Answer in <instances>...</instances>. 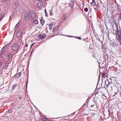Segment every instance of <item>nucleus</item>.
<instances>
[{
  "mask_svg": "<svg viewBox=\"0 0 121 121\" xmlns=\"http://www.w3.org/2000/svg\"><path fill=\"white\" fill-rule=\"evenodd\" d=\"M8 112L10 114L12 112V110L11 109H9L8 110Z\"/></svg>",
  "mask_w": 121,
  "mask_h": 121,
  "instance_id": "cd10ccee",
  "label": "nucleus"
},
{
  "mask_svg": "<svg viewBox=\"0 0 121 121\" xmlns=\"http://www.w3.org/2000/svg\"><path fill=\"white\" fill-rule=\"evenodd\" d=\"M112 28L113 30H115V29H118L117 26L116 24H115L114 26V25H112ZM117 33L116 34V37L117 39H119L120 43V45H121V30H117Z\"/></svg>",
  "mask_w": 121,
  "mask_h": 121,
  "instance_id": "f257e3e1",
  "label": "nucleus"
},
{
  "mask_svg": "<svg viewBox=\"0 0 121 121\" xmlns=\"http://www.w3.org/2000/svg\"><path fill=\"white\" fill-rule=\"evenodd\" d=\"M29 14L30 16L33 18H35L36 16L35 13L33 11H30L29 12Z\"/></svg>",
  "mask_w": 121,
  "mask_h": 121,
  "instance_id": "39448f33",
  "label": "nucleus"
},
{
  "mask_svg": "<svg viewBox=\"0 0 121 121\" xmlns=\"http://www.w3.org/2000/svg\"><path fill=\"white\" fill-rule=\"evenodd\" d=\"M116 82L117 83V86L118 88V90H119V88L121 89V81L118 78H117ZM118 90L117 93H118V94H119V93H121V92L120 91L119 92Z\"/></svg>",
  "mask_w": 121,
  "mask_h": 121,
  "instance_id": "7ed1b4c3",
  "label": "nucleus"
},
{
  "mask_svg": "<svg viewBox=\"0 0 121 121\" xmlns=\"http://www.w3.org/2000/svg\"><path fill=\"white\" fill-rule=\"evenodd\" d=\"M31 21L33 24L35 25L38 24V22L37 19L32 18L31 19Z\"/></svg>",
  "mask_w": 121,
  "mask_h": 121,
  "instance_id": "0eeeda50",
  "label": "nucleus"
},
{
  "mask_svg": "<svg viewBox=\"0 0 121 121\" xmlns=\"http://www.w3.org/2000/svg\"><path fill=\"white\" fill-rule=\"evenodd\" d=\"M33 44H34V43H33L32 44V45H31V47L33 46Z\"/></svg>",
  "mask_w": 121,
  "mask_h": 121,
  "instance_id": "37998d69",
  "label": "nucleus"
},
{
  "mask_svg": "<svg viewBox=\"0 0 121 121\" xmlns=\"http://www.w3.org/2000/svg\"><path fill=\"white\" fill-rule=\"evenodd\" d=\"M67 17V14H65L64 15L63 18L65 19H66Z\"/></svg>",
  "mask_w": 121,
  "mask_h": 121,
  "instance_id": "393cba45",
  "label": "nucleus"
},
{
  "mask_svg": "<svg viewBox=\"0 0 121 121\" xmlns=\"http://www.w3.org/2000/svg\"><path fill=\"white\" fill-rule=\"evenodd\" d=\"M121 69L120 68H118L117 69V70H116V72L117 74H118L120 76L121 74Z\"/></svg>",
  "mask_w": 121,
  "mask_h": 121,
  "instance_id": "9d476101",
  "label": "nucleus"
},
{
  "mask_svg": "<svg viewBox=\"0 0 121 121\" xmlns=\"http://www.w3.org/2000/svg\"><path fill=\"white\" fill-rule=\"evenodd\" d=\"M17 86V84H15L13 85L12 86V89L13 90L14 89L16 86Z\"/></svg>",
  "mask_w": 121,
  "mask_h": 121,
  "instance_id": "4be33fe9",
  "label": "nucleus"
},
{
  "mask_svg": "<svg viewBox=\"0 0 121 121\" xmlns=\"http://www.w3.org/2000/svg\"><path fill=\"white\" fill-rule=\"evenodd\" d=\"M102 62V61L100 60H99L98 61V62L99 64H100V63H101Z\"/></svg>",
  "mask_w": 121,
  "mask_h": 121,
  "instance_id": "f704fd0d",
  "label": "nucleus"
},
{
  "mask_svg": "<svg viewBox=\"0 0 121 121\" xmlns=\"http://www.w3.org/2000/svg\"><path fill=\"white\" fill-rule=\"evenodd\" d=\"M21 72H19L17 73L14 76V77H12V78H13V77L14 78H19L20 76H21Z\"/></svg>",
  "mask_w": 121,
  "mask_h": 121,
  "instance_id": "1a4fd4ad",
  "label": "nucleus"
},
{
  "mask_svg": "<svg viewBox=\"0 0 121 121\" xmlns=\"http://www.w3.org/2000/svg\"><path fill=\"white\" fill-rule=\"evenodd\" d=\"M28 78H27V82L26 83V88H27V84L28 83Z\"/></svg>",
  "mask_w": 121,
  "mask_h": 121,
  "instance_id": "473e14b6",
  "label": "nucleus"
},
{
  "mask_svg": "<svg viewBox=\"0 0 121 121\" xmlns=\"http://www.w3.org/2000/svg\"><path fill=\"white\" fill-rule=\"evenodd\" d=\"M52 25H53L52 24H50L49 25V28L50 30L52 29Z\"/></svg>",
  "mask_w": 121,
  "mask_h": 121,
  "instance_id": "5701e85b",
  "label": "nucleus"
},
{
  "mask_svg": "<svg viewBox=\"0 0 121 121\" xmlns=\"http://www.w3.org/2000/svg\"><path fill=\"white\" fill-rule=\"evenodd\" d=\"M105 74V73H103L102 75V76L103 77L104 76Z\"/></svg>",
  "mask_w": 121,
  "mask_h": 121,
  "instance_id": "4c0bfd02",
  "label": "nucleus"
},
{
  "mask_svg": "<svg viewBox=\"0 0 121 121\" xmlns=\"http://www.w3.org/2000/svg\"><path fill=\"white\" fill-rule=\"evenodd\" d=\"M15 7L16 8L18 7L19 6V4L18 2L17 1L15 2L14 3Z\"/></svg>",
  "mask_w": 121,
  "mask_h": 121,
  "instance_id": "4468645a",
  "label": "nucleus"
},
{
  "mask_svg": "<svg viewBox=\"0 0 121 121\" xmlns=\"http://www.w3.org/2000/svg\"><path fill=\"white\" fill-rule=\"evenodd\" d=\"M10 0H1L2 2H7V1H9Z\"/></svg>",
  "mask_w": 121,
  "mask_h": 121,
  "instance_id": "c756f323",
  "label": "nucleus"
},
{
  "mask_svg": "<svg viewBox=\"0 0 121 121\" xmlns=\"http://www.w3.org/2000/svg\"><path fill=\"white\" fill-rule=\"evenodd\" d=\"M43 3L41 1L38 3L37 4V6L39 7H41Z\"/></svg>",
  "mask_w": 121,
  "mask_h": 121,
  "instance_id": "ddd939ff",
  "label": "nucleus"
},
{
  "mask_svg": "<svg viewBox=\"0 0 121 121\" xmlns=\"http://www.w3.org/2000/svg\"><path fill=\"white\" fill-rule=\"evenodd\" d=\"M91 4L93 6H95V0H92V2L91 3Z\"/></svg>",
  "mask_w": 121,
  "mask_h": 121,
  "instance_id": "dca6fc26",
  "label": "nucleus"
},
{
  "mask_svg": "<svg viewBox=\"0 0 121 121\" xmlns=\"http://www.w3.org/2000/svg\"><path fill=\"white\" fill-rule=\"evenodd\" d=\"M40 22L42 24V26H43V24L45 23V21L44 20L42 19V18H41V19L40 20Z\"/></svg>",
  "mask_w": 121,
  "mask_h": 121,
  "instance_id": "2eb2a0df",
  "label": "nucleus"
},
{
  "mask_svg": "<svg viewBox=\"0 0 121 121\" xmlns=\"http://www.w3.org/2000/svg\"><path fill=\"white\" fill-rule=\"evenodd\" d=\"M4 15L2 14H0V21L4 17Z\"/></svg>",
  "mask_w": 121,
  "mask_h": 121,
  "instance_id": "f3484780",
  "label": "nucleus"
},
{
  "mask_svg": "<svg viewBox=\"0 0 121 121\" xmlns=\"http://www.w3.org/2000/svg\"><path fill=\"white\" fill-rule=\"evenodd\" d=\"M84 11L86 12H87L88 11V9L87 8H86L84 9Z\"/></svg>",
  "mask_w": 121,
  "mask_h": 121,
  "instance_id": "7c9ffc66",
  "label": "nucleus"
},
{
  "mask_svg": "<svg viewBox=\"0 0 121 121\" xmlns=\"http://www.w3.org/2000/svg\"><path fill=\"white\" fill-rule=\"evenodd\" d=\"M74 1H71L69 3V6L72 9H73V6L74 5Z\"/></svg>",
  "mask_w": 121,
  "mask_h": 121,
  "instance_id": "6e6552de",
  "label": "nucleus"
},
{
  "mask_svg": "<svg viewBox=\"0 0 121 121\" xmlns=\"http://www.w3.org/2000/svg\"><path fill=\"white\" fill-rule=\"evenodd\" d=\"M19 47L17 44H14L12 45V49L14 51H17L19 49Z\"/></svg>",
  "mask_w": 121,
  "mask_h": 121,
  "instance_id": "20e7f679",
  "label": "nucleus"
},
{
  "mask_svg": "<svg viewBox=\"0 0 121 121\" xmlns=\"http://www.w3.org/2000/svg\"><path fill=\"white\" fill-rule=\"evenodd\" d=\"M49 11L50 15L52 16L53 15L52 11V10H50Z\"/></svg>",
  "mask_w": 121,
  "mask_h": 121,
  "instance_id": "a878e982",
  "label": "nucleus"
},
{
  "mask_svg": "<svg viewBox=\"0 0 121 121\" xmlns=\"http://www.w3.org/2000/svg\"><path fill=\"white\" fill-rule=\"evenodd\" d=\"M44 11L45 12V16L47 17L48 16V14L46 12V9H44Z\"/></svg>",
  "mask_w": 121,
  "mask_h": 121,
  "instance_id": "b1692460",
  "label": "nucleus"
},
{
  "mask_svg": "<svg viewBox=\"0 0 121 121\" xmlns=\"http://www.w3.org/2000/svg\"><path fill=\"white\" fill-rule=\"evenodd\" d=\"M97 6L98 8L100 7V4L99 3H98L97 4Z\"/></svg>",
  "mask_w": 121,
  "mask_h": 121,
  "instance_id": "c9c22d12",
  "label": "nucleus"
},
{
  "mask_svg": "<svg viewBox=\"0 0 121 121\" xmlns=\"http://www.w3.org/2000/svg\"><path fill=\"white\" fill-rule=\"evenodd\" d=\"M25 19L26 21H28L30 19V17L29 15L27 14L25 15Z\"/></svg>",
  "mask_w": 121,
  "mask_h": 121,
  "instance_id": "f8f14e48",
  "label": "nucleus"
},
{
  "mask_svg": "<svg viewBox=\"0 0 121 121\" xmlns=\"http://www.w3.org/2000/svg\"><path fill=\"white\" fill-rule=\"evenodd\" d=\"M4 47L3 48L1 49V53L2 54H3L4 53Z\"/></svg>",
  "mask_w": 121,
  "mask_h": 121,
  "instance_id": "bb28decb",
  "label": "nucleus"
},
{
  "mask_svg": "<svg viewBox=\"0 0 121 121\" xmlns=\"http://www.w3.org/2000/svg\"><path fill=\"white\" fill-rule=\"evenodd\" d=\"M11 60H9L7 61V63L8 64H9L11 62Z\"/></svg>",
  "mask_w": 121,
  "mask_h": 121,
  "instance_id": "72a5a7b5",
  "label": "nucleus"
},
{
  "mask_svg": "<svg viewBox=\"0 0 121 121\" xmlns=\"http://www.w3.org/2000/svg\"><path fill=\"white\" fill-rule=\"evenodd\" d=\"M2 65V63L0 61V67Z\"/></svg>",
  "mask_w": 121,
  "mask_h": 121,
  "instance_id": "ea45409f",
  "label": "nucleus"
},
{
  "mask_svg": "<svg viewBox=\"0 0 121 121\" xmlns=\"http://www.w3.org/2000/svg\"><path fill=\"white\" fill-rule=\"evenodd\" d=\"M77 38H78L79 39H81V38L80 37L78 38V37H77Z\"/></svg>",
  "mask_w": 121,
  "mask_h": 121,
  "instance_id": "79ce46f5",
  "label": "nucleus"
},
{
  "mask_svg": "<svg viewBox=\"0 0 121 121\" xmlns=\"http://www.w3.org/2000/svg\"><path fill=\"white\" fill-rule=\"evenodd\" d=\"M94 104H95V103L94 102L93 104L91 105V108L92 109H94L95 107L96 106V104H95V105Z\"/></svg>",
  "mask_w": 121,
  "mask_h": 121,
  "instance_id": "a211bd4d",
  "label": "nucleus"
},
{
  "mask_svg": "<svg viewBox=\"0 0 121 121\" xmlns=\"http://www.w3.org/2000/svg\"><path fill=\"white\" fill-rule=\"evenodd\" d=\"M91 47V45L90 46V48Z\"/></svg>",
  "mask_w": 121,
  "mask_h": 121,
  "instance_id": "a18cd8bd",
  "label": "nucleus"
},
{
  "mask_svg": "<svg viewBox=\"0 0 121 121\" xmlns=\"http://www.w3.org/2000/svg\"><path fill=\"white\" fill-rule=\"evenodd\" d=\"M19 24V22H18L16 24V25L15 26V27H14V30H15V28L17 27V26Z\"/></svg>",
  "mask_w": 121,
  "mask_h": 121,
  "instance_id": "c85d7f7f",
  "label": "nucleus"
},
{
  "mask_svg": "<svg viewBox=\"0 0 121 121\" xmlns=\"http://www.w3.org/2000/svg\"><path fill=\"white\" fill-rule=\"evenodd\" d=\"M42 120L44 121H48V119L46 117H43L42 118Z\"/></svg>",
  "mask_w": 121,
  "mask_h": 121,
  "instance_id": "aec40b11",
  "label": "nucleus"
},
{
  "mask_svg": "<svg viewBox=\"0 0 121 121\" xmlns=\"http://www.w3.org/2000/svg\"><path fill=\"white\" fill-rule=\"evenodd\" d=\"M105 84L104 86L106 89H107L108 87H110L112 88V84L111 79H107L105 81Z\"/></svg>",
  "mask_w": 121,
  "mask_h": 121,
  "instance_id": "f03ea898",
  "label": "nucleus"
},
{
  "mask_svg": "<svg viewBox=\"0 0 121 121\" xmlns=\"http://www.w3.org/2000/svg\"><path fill=\"white\" fill-rule=\"evenodd\" d=\"M22 34L21 31V30H19L17 32L16 35L17 36L19 37H20Z\"/></svg>",
  "mask_w": 121,
  "mask_h": 121,
  "instance_id": "9b49d317",
  "label": "nucleus"
},
{
  "mask_svg": "<svg viewBox=\"0 0 121 121\" xmlns=\"http://www.w3.org/2000/svg\"><path fill=\"white\" fill-rule=\"evenodd\" d=\"M8 67V66L7 65H4V69H6Z\"/></svg>",
  "mask_w": 121,
  "mask_h": 121,
  "instance_id": "2f4dec72",
  "label": "nucleus"
},
{
  "mask_svg": "<svg viewBox=\"0 0 121 121\" xmlns=\"http://www.w3.org/2000/svg\"><path fill=\"white\" fill-rule=\"evenodd\" d=\"M28 46V44H26L25 45V47H26Z\"/></svg>",
  "mask_w": 121,
  "mask_h": 121,
  "instance_id": "a19ab883",
  "label": "nucleus"
},
{
  "mask_svg": "<svg viewBox=\"0 0 121 121\" xmlns=\"http://www.w3.org/2000/svg\"><path fill=\"white\" fill-rule=\"evenodd\" d=\"M10 113L7 112L5 114V115L7 117H8L9 116H10Z\"/></svg>",
  "mask_w": 121,
  "mask_h": 121,
  "instance_id": "412c9836",
  "label": "nucleus"
},
{
  "mask_svg": "<svg viewBox=\"0 0 121 121\" xmlns=\"http://www.w3.org/2000/svg\"><path fill=\"white\" fill-rule=\"evenodd\" d=\"M117 9H118V11H120L121 10V9L119 7H118Z\"/></svg>",
  "mask_w": 121,
  "mask_h": 121,
  "instance_id": "e433bc0d",
  "label": "nucleus"
},
{
  "mask_svg": "<svg viewBox=\"0 0 121 121\" xmlns=\"http://www.w3.org/2000/svg\"><path fill=\"white\" fill-rule=\"evenodd\" d=\"M12 54L10 53L8 56V59H11L12 58Z\"/></svg>",
  "mask_w": 121,
  "mask_h": 121,
  "instance_id": "6ab92c4d",
  "label": "nucleus"
},
{
  "mask_svg": "<svg viewBox=\"0 0 121 121\" xmlns=\"http://www.w3.org/2000/svg\"><path fill=\"white\" fill-rule=\"evenodd\" d=\"M120 17H119V18H120V19H121V12L120 13Z\"/></svg>",
  "mask_w": 121,
  "mask_h": 121,
  "instance_id": "58836bf2",
  "label": "nucleus"
},
{
  "mask_svg": "<svg viewBox=\"0 0 121 121\" xmlns=\"http://www.w3.org/2000/svg\"><path fill=\"white\" fill-rule=\"evenodd\" d=\"M54 30H55V29H54L53 28V31L54 32Z\"/></svg>",
  "mask_w": 121,
  "mask_h": 121,
  "instance_id": "c03bdc74",
  "label": "nucleus"
},
{
  "mask_svg": "<svg viewBox=\"0 0 121 121\" xmlns=\"http://www.w3.org/2000/svg\"><path fill=\"white\" fill-rule=\"evenodd\" d=\"M46 35L45 34H40L39 35V38L40 39H43L46 37Z\"/></svg>",
  "mask_w": 121,
  "mask_h": 121,
  "instance_id": "423d86ee",
  "label": "nucleus"
}]
</instances>
